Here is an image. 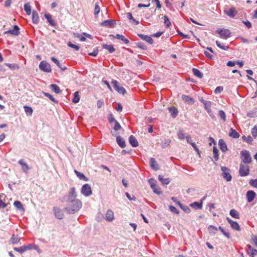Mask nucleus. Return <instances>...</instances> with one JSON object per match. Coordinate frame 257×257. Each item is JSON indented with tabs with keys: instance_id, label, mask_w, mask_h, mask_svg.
I'll list each match as a JSON object with an SVG mask.
<instances>
[{
	"instance_id": "b1692460",
	"label": "nucleus",
	"mask_w": 257,
	"mask_h": 257,
	"mask_svg": "<svg viewBox=\"0 0 257 257\" xmlns=\"http://www.w3.org/2000/svg\"><path fill=\"white\" fill-rule=\"evenodd\" d=\"M5 195L0 194V208H4L8 206V204L5 202Z\"/></svg>"
},
{
	"instance_id": "1a4fd4ad",
	"label": "nucleus",
	"mask_w": 257,
	"mask_h": 257,
	"mask_svg": "<svg viewBox=\"0 0 257 257\" xmlns=\"http://www.w3.org/2000/svg\"><path fill=\"white\" fill-rule=\"evenodd\" d=\"M19 30V27L17 25H15L13 30H9L5 32L4 34H10L13 36H18L20 34Z\"/></svg>"
},
{
	"instance_id": "6ab92c4d",
	"label": "nucleus",
	"mask_w": 257,
	"mask_h": 257,
	"mask_svg": "<svg viewBox=\"0 0 257 257\" xmlns=\"http://www.w3.org/2000/svg\"><path fill=\"white\" fill-rule=\"evenodd\" d=\"M19 164L22 166L23 171L26 173L29 170L28 165L24 162V160L21 159L18 162Z\"/></svg>"
},
{
	"instance_id": "052dcab7",
	"label": "nucleus",
	"mask_w": 257,
	"mask_h": 257,
	"mask_svg": "<svg viewBox=\"0 0 257 257\" xmlns=\"http://www.w3.org/2000/svg\"><path fill=\"white\" fill-rule=\"evenodd\" d=\"M218 229L221 231V232L227 238H230V233L228 232H226L223 227L221 226H219Z\"/></svg>"
},
{
	"instance_id": "c03bdc74",
	"label": "nucleus",
	"mask_w": 257,
	"mask_h": 257,
	"mask_svg": "<svg viewBox=\"0 0 257 257\" xmlns=\"http://www.w3.org/2000/svg\"><path fill=\"white\" fill-rule=\"evenodd\" d=\"M177 135L178 138L181 140H184L186 138L184 131L182 130H179L177 133Z\"/></svg>"
},
{
	"instance_id": "ddd939ff",
	"label": "nucleus",
	"mask_w": 257,
	"mask_h": 257,
	"mask_svg": "<svg viewBox=\"0 0 257 257\" xmlns=\"http://www.w3.org/2000/svg\"><path fill=\"white\" fill-rule=\"evenodd\" d=\"M224 13L228 16L233 18L237 14V12L235 11L234 8L228 9V10H224Z\"/></svg>"
},
{
	"instance_id": "8fccbe9b",
	"label": "nucleus",
	"mask_w": 257,
	"mask_h": 257,
	"mask_svg": "<svg viewBox=\"0 0 257 257\" xmlns=\"http://www.w3.org/2000/svg\"><path fill=\"white\" fill-rule=\"evenodd\" d=\"M242 139L243 141H244L246 143H248L249 144H251L252 143V142L253 141V139L250 136H244L242 137Z\"/></svg>"
},
{
	"instance_id": "c9c22d12",
	"label": "nucleus",
	"mask_w": 257,
	"mask_h": 257,
	"mask_svg": "<svg viewBox=\"0 0 257 257\" xmlns=\"http://www.w3.org/2000/svg\"><path fill=\"white\" fill-rule=\"evenodd\" d=\"M247 116L249 117H257V108H255L252 110L248 111L247 113Z\"/></svg>"
},
{
	"instance_id": "a878e982",
	"label": "nucleus",
	"mask_w": 257,
	"mask_h": 257,
	"mask_svg": "<svg viewBox=\"0 0 257 257\" xmlns=\"http://www.w3.org/2000/svg\"><path fill=\"white\" fill-rule=\"evenodd\" d=\"M169 112L171 113V116L173 118H175L178 113V111L177 108H176L175 107H170L168 108Z\"/></svg>"
},
{
	"instance_id": "c756f323",
	"label": "nucleus",
	"mask_w": 257,
	"mask_h": 257,
	"mask_svg": "<svg viewBox=\"0 0 257 257\" xmlns=\"http://www.w3.org/2000/svg\"><path fill=\"white\" fill-rule=\"evenodd\" d=\"M189 206L191 207L195 208V209H200L202 207V201L201 200L200 202H194L191 203Z\"/></svg>"
},
{
	"instance_id": "f3484780",
	"label": "nucleus",
	"mask_w": 257,
	"mask_h": 257,
	"mask_svg": "<svg viewBox=\"0 0 257 257\" xmlns=\"http://www.w3.org/2000/svg\"><path fill=\"white\" fill-rule=\"evenodd\" d=\"M218 145L219 146L220 150L222 151V152L225 153L227 151L228 149L227 145L223 140H219Z\"/></svg>"
},
{
	"instance_id": "2eb2a0df",
	"label": "nucleus",
	"mask_w": 257,
	"mask_h": 257,
	"mask_svg": "<svg viewBox=\"0 0 257 257\" xmlns=\"http://www.w3.org/2000/svg\"><path fill=\"white\" fill-rule=\"evenodd\" d=\"M255 193L252 190H250L247 192L246 193V198L248 202H251L255 196Z\"/></svg>"
},
{
	"instance_id": "4c0bfd02",
	"label": "nucleus",
	"mask_w": 257,
	"mask_h": 257,
	"mask_svg": "<svg viewBox=\"0 0 257 257\" xmlns=\"http://www.w3.org/2000/svg\"><path fill=\"white\" fill-rule=\"evenodd\" d=\"M126 16H127V19L131 21V22L137 25L139 24V22L137 21H136L133 17L132 16V14L131 13H126Z\"/></svg>"
},
{
	"instance_id": "cd10ccee",
	"label": "nucleus",
	"mask_w": 257,
	"mask_h": 257,
	"mask_svg": "<svg viewBox=\"0 0 257 257\" xmlns=\"http://www.w3.org/2000/svg\"><path fill=\"white\" fill-rule=\"evenodd\" d=\"M158 179L163 185H168L171 182V180L169 178H164L163 176L161 175L159 176Z\"/></svg>"
},
{
	"instance_id": "4d7b16f0",
	"label": "nucleus",
	"mask_w": 257,
	"mask_h": 257,
	"mask_svg": "<svg viewBox=\"0 0 257 257\" xmlns=\"http://www.w3.org/2000/svg\"><path fill=\"white\" fill-rule=\"evenodd\" d=\"M14 206L17 209H23L21 202L19 201H16L14 202Z\"/></svg>"
},
{
	"instance_id": "7ed1b4c3",
	"label": "nucleus",
	"mask_w": 257,
	"mask_h": 257,
	"mask_svg": "<svg viewBox=\"0 0 257 257\" xmlns=\"http://www.w3.org/2000/svg\"><path fill=\"white\" fill-rule=\"evenodd\" d=\"M249 173V167L241 163L239 166V175L241 177L247 176Z\"/></svg>"
},
{
	"instance_id": "473e14b6",
	"label": "nucleus",
	"mask_w": 257,
	"mask_h": 257,
	"mask_svg": "<svg viewBox=\"0 0 257 257\" xmlns=\"http://www.w3.org/2000/svg\"><path fill=\"white\" fill-rule=\"evenodd\" d=\"M103 49L107 50L109 53H112L115 51V49L111 45L103 44L102 45Z\"/></svg>"
},
{
	"instance_id": "9b49d317",
	"label": "nucleus",
	"mask_w": 257,
	"mask_h": 257,
	"mask_svg": "<svg viewBox=\"0 0 257 257\" xmlns=\"http://www.w3.org/2000/svg\"><path fill=\"white\" fill-rule=\"evenodd\" d=\"M71 202L73 208L75 209H80L82 207V202L79 199H72Z\"/></svg>"
},
{
	"instance_id": "bf43d9fd",
	"label": "nucleus",
	"mask_w": 257,
	"mask_h": 257,
	"mask_svg": "<svg viewBox=\"0 0 257 257\" xmlns=\"http://www.w3.org/2000/svg\"><path fill=\"white\" fill-rule=\"evenodd\" d=\"M163 18H164V19L165 25H166V26L167 27H169L171 25V22H170L169 18L166 16H164L163 17Z\"/></svg>"
},
{
	"instance_id": "79ce46f5",
	"label": "nucleus",
	"mask_w": 257,
	"mask_h": 257,
	"mask_svg": "<svg viewBox=\"0 0 257 257\" xmlns=\"http://www.w3.org/2000/svg\"><path fill=\"white\" fill-rule=\"evenodd\" d=\"M24 108L25 113L28 115H29V116L32 115V114L33 113V111L32 107L26 105V106H24Z\"/></svg>"
},
{
	"instance_id": "20e7f679",
	"label": "nucleus",
	"mask_w": 257,
	"mask_h": 257,
	"mask_svg": "<svg viewBox=\"0 0 257 257\" xmlns=\"http://www.w3.org/2000/svg\"><path fill=\"white\" fill-rule=\"evenodd\" d=\"M221 38L227 39L231 36V33L228 29H219L216 31Z\"/></svg>"
},
{
	"instance_id": "9d476101",
	"label": "nucleus",
	"mask_w": 257,
	"mask_h": 257,
	"mask_svg": "<svg viewBox=\"0 0 257 257\" xmlns=\"http://www.w3.org/2000/svg\"><path fill=\"white\" fill-rule=\"evenodd\" d=\"M226 219L228 223L230 224L232 229L238 231H240V227L238 223L236 221H234L230 219L229 217H226Z\"/></svg>"
},
{
	"instance_id": "69168bd1",
	"label": "nucleus",
	"mask_w": 257,
	"mask_h": 257,
	"mask_svg": "<svg viewBox=\"0 0 257 257\" xmlns=\"http://www.w3.org/2000/svg\"><path fill=\"white\" fill-rule=\"evenodd\" d=\"M251 134L254 138H255L257 137V126H254L251 129Z\"/></svg>"
},
{
	"instance_id": "a18cd8bd",
	"label": "nucleus",
	"mask_w": 257,
	"mask_h": 257,
	"mask_svg": "<svg viewBox=\"0 0 257 257\" xmlns=\"http://www.w3.org/2000/svg\"><path fill=\"white\" fill-rule=\"evenodd\" d=\"M171 143V139H165L164 141H163L161 143V147L163 148H165L168 147Z\"/></svg>"
},
{
	"instance_id": "603ef678",
	"label": "nucleus",
	"mask_w": 257,
	"mask_h": 257,
	"mask_svg": "<svg viewBox=\"0 0 257 257\" xmlns=\"http://www.w3.org/2000/svg\"><path fill=\"white\" fill-rule=\"evenodd\" d=\"M5 65L12 70L18 69L19 68V66L16 64L5 63Z\"/></svg>"
},
{
	"instance_id": "ea45409f",
	"label": "nucleus",
	"mask_w": 257,
	"mask_h": 257,
	"mask_svg": "<svg viewBox=\"0 0 257 257\" xmlns=\"http://www.w3.org/2000/svg\"><path fill=\"white\" fill-rule=\"evenodd\" d=\"M208 230L210 234H214L218 230V228L213 225H209L208 227Z\"/></svg>"
},
{
	"instance_id": "774afa93",
	"label": "nucleus",
	"mask_w": 257,
	"mask_h": 257,
	"mask_svg": "<svg viewBox=\"0 0 257 257\" xmlns=\"http://www.w3.org/2000/svg\"><path fill=\"white\" fill-rule=\"evenodd\" d=\"M121 128V126L119 124V123L117 121V120H115V122H114V126L113 127V129L117 131L119 130H120Z\"/></svg>"
},
{
	"instance_id": "680f3d73",
	"label": "nucleus",
	"mask_w": 257,
	"mask_h": 257,
	"mask_svg": "<svg viewBox=\"0 0 257 257\" xmlns=\"http://www.w3.org/2000/svg\"><path fill=\"white\" fill-rule=\"evenodd\" d=\"M68 46L73 49H74L76 51H78L79 50V46L78 45H76L72 44L71 42H69L68 43Z\"/></svg>"
},
{
	"instance_id": "412c9836",
	"label": "nucleus",
	"mask_w": 257,
	"mask_h": 257,
	"mask_svg": "<svg viewBox=\"0 0 257 257\" xmlns=\"http://www.w3.org/2000/svg\"><path fill=\"white\" fill-rule=\"evenodd\" d=\"M51 59L52 60V61L54 62L56 65L60 69H61L62 70L64 71L66 69V67L64 65H62L60 62L59 61L56 59L55 58V57H51Z\"/></svg>"
},
{
	"instance_id": "864d4df0",
	"label": "nucleus",
	"mask_w": 257,
	"mask_h": 257,
	"mask_svg": "<svg viewBox=\"0 0 257 257\" xmlns=\"http://www.w3.org/2000/svg\"><path fill=\"white\" fill-rule=\"evenodd\" d=\"M100 12V8L97 3H96L95 5V9H94V15L95 17L96 18L98 14Z\"/></svg>"
},
{
	"instance_id": "423d86ee",
	"label": "nucleus",
	"mask_w": 257,
	"mask_h": 257,
	"mask_svg": "<svg viewBox=\"0 0 257 257\" xmlns=\"http://www.w3.org/2000/svg\"><path fill=\"white\" fill-rule=\"evenodd\" d=\"M39 67L41 70L45 72L49 73L52 71L51 65L45 61H41Z\"/></svg>"
},
{
	"instance_id": "5701e85b",
	"label": "nucleus",
	"mask_w": 257,
	"mask_h": 257,
	"mask_svg": "<svg viewBox=\"0 0 257 257\" xmlns=\"http://www.w3.org/2000/svg\"><path fill=\"white\" fill-rule=\"evenodd\" d=\"M114 219V214L112 210H107L106 213V219L108 221H111Z\"/></svg>"
},
{
	"instance_id": "e2e57ef3",
	"label": "nucleus",
	"mask_w": 257,
	"mask_h": 257,
	"mask_svg": "<svg viewBox=\"0 0 257 257\" xmlns=\"http://www.w3.org/2000/svg\"><path fill=\"white\" fill-rule=\"evenodd\" d=\"M152 189H153L154 192L157 194L159 195L162 193L160 188L157 185L152 187Z\"/></svg>"
},
{
	"instance_id": "338daca9",
	"label": "nucleus",
	"mask_w": 257,
	"mask_h": 257,
	"mask_svg": "<svg viewBox=\"0 0 257 257\" xmlns=\"http://www.w3.org/2000/svg\"><path fill=\"white\" fill-rule=\"evenodd\" d=\"M149 183L150 185L151 188L157 185L156 181L153 178H151L149 180Z\"/></svg>"
},
{
	"instance_id": "a211bd4d",
	"label": "nucleus",
	"mask_w": 257,
	"mask_h": 257,
	"mask_svg": "<svg viewBox=\"0 0 257 257\" xmlns=\"http://www.w3.org/2000/svg\"><path fill=\"white\" fill-rule=\"evenodd\" d=\"M139 37L141 38L142 40L146 41V42H148L149 43L152 44L153 43L154 41L152 37H151L149 36L145 35L143 34H139Z\"/></svg>"
},
{
	"instance_id": "0eeeda50",
	"label": "nucleus",
	"mask_w": 257,
	"mask_h": 257,
	"mask_svg": "<svg viewBox=\"0 0 257 257\" xmlns=\"http://www.w3.org/2000/svg\"><path fill=\"white\" fill-rule=\"evenodd\" d=\"M221 170L222 172V177L224 178L227 182L230 181L232 177L230 174L229 173V169L226 167H221Z\"/></svg>"
},
{
	"instance_id": "58836bf2",
	"label": "nucleus",
	"mask_w": 257,
	"mask_h": 257,
	"mask_svg": "<svg viewBox=\"0 0 257 257\" xmlns=\"http://www.w3.org/2000/svg\"><path fill=\"white\" fill-rule=\"evenodd\" d=\"M50 87L52 90L55 92L56 93H60L61 92V90L58 86L56 84H52L50 85Z\"/></svg>"
},
{
	"instance_id": "3c124183",
	"label": "nucleus",
	"mask_w": 257,
	"mask_h": 257,
	"mask_svg": "<svg viewBox=\"0 0 257 257\" xmlns=\"http://www.w3.org/2000/svg\"><path fill=\"white\" fill-rule=\"evenodd\" d=\"M218 115L223 121H226V114L224 111L220 110L218 111Z\"/></svg>"
},
{
	"instance_id": "f03ea898",
	"label": "nucleus",
	"mask_w": 257,
	"mask_h": 257,
	"mask_svg": "<svg viewBox=\"0 0 257 257\" xmlns=\"http://www.w3.org/2000/svg\"><path fill=\"white\" fill-rule=\"evenodd\" d=\"M81 193L85 197H88L91 195L92 191L90 185L88 184L83 185L81 189Z\"/></svg>"
},
{
	"instance_id": "72a5a7b5",
	"label": "nucleus",
	"mask_w": 257,
	"mask_h": 257,
	"mask_svg": "<svg viewBox=\"0 0 257 257\" xmlns=\"http://www.w3.org/2000/svg\"><path fill=\"white\" fill-rule=\"evenodd\" d=\"M192 72L193 74L198 78H202L203 76V73L197 69L193 68Z\"/></svg>"
},
{
	"instance_id": "dca6fc26",
	"label": "nucleus",
	"mask_w": 257,
	"mask_h": 257,
	"mask_svg": "<svg viewBox=\"0 0 257 257\" xmlns=\"http://www.w3.org/2000/svg\"><path fill=\"white\" fill-rule=\"evenodd\" d=\"M45 17L47 19L48 22L49 24L52 26H56V23L55 21L52 19V16L50 14H45Z\"/></svg>"
},
{
	"instance_id": "393cba45",
	"label": "nucleus",
	"mask_w": 257,
	"mask_h": 257,
	"mask_svg": "<svg viewBox=\"0 0 257 257\" xmlns=\"http://www.w3.org/2000/svg\"><path fill=\"white\" fill-rule=\"evenodd\" d=\"M74 172L76 175L77 177L80 180H84L85 181H88V179L82 173L78 172L76 170H74Z\"/></svg>"
},
{
	"instance_id": "4468645a",
	"label": "nucleus",
	"mask_w": 257,
	"mask_h": 257,
	"mask_svg": "<svg viewBox=\"0 0 257 257\" xmlns=\"http://www.w3.org/2000/svg\"><path fill=\"white\" fill-rule=\"evenodd\" d=\"M110 37L115 38L123 41L125 44H127L130 41L127 39H126L123 35L120 34H116V35H110Z\"/></svg>"
},
{
	"instance_id": "49530a36",
	"label": "nucleus",
	"mask_w": 257,
	"mask_h": 257,
	"mask_svg": "<svg viewBox=\"0 0 257 257\" xmlns=\"http://www.w3.org/2000/svg\"><path fill=\"white\" fill-rule=\"evenodd\" d=\"M229 214L233 218L236 219L239 218V214L236 210H230Z\"/></svg>"
},
{
	"instance_id": "bb28decb",
	"label": "nucleus",
	"mask_w": 257,
	"mask_h": 257,
	"mask_svg": "<svg viewBox=\"0 0 257 257\" xmlns=\"http://www.w3.org/2000/svg\"><path fill=\"white\" fill-rule=\"evenodd\" d=\"M150 164L151 168L155 170H157L159 169L158 165L155 159L154 158H151L150 160Z\"/></svg>"
},
{
	"instance_id": "de8ad7c7",
	"label": "nucleus",
	"mask_w": 257,
	"mask_h": 257,
	"mask_svg": "<svg viewBox=\"0 0 257 257\" xmlns=\"http://www.w3.org/2000/svg\"><path fill=\"white\" fill-rule=\"evenodd\" d=\"M216 45L220 48V49L224 50H227L229 48V47L228 46H226L224 45L223 43H220L218 41H216Z\"/></svg>"
},
{
	"instance_id": "6e6d98bb",
	"label": "nucleus",
	"mask_w": 257,
	"mask_h": 257,
	"mask_svg": "<svg viewBox=\"0 0 257 257\" xmlns=\"http://www.w3.org/2000/svg\"><path fill=\"white\" fill-rule=\"evenodd\" d=\"M11 240L13 244H17L19 242L20 238L17 236L13 235L11 237Z\"/></svg>"
},
{
	"instance_id": "09e8293b",
	"label": "nucleus",
	"mask_w": 257,
	"mask_h": 257,
	"mask_svg": "<svg viewBox=\"0 0 257 257\" xmlns=\"http://www.w3.org/2000/svg\"><path fill=\"white\" fill-rule=\"evenodd\" d=\"M79 100L80 97L79 96V92L78 91H76L74 92V97L72 100L73 102H74V103H77L79 101Z\"/></svg>"
},
{
	"instance_id": "0e129e2a",
	"label": "nucleus",
	"mask_w": 257,
	"mask_h": 257,
	"mask_svg": "<svg viewBox=\"0 0 257 257\" xmlns=\"http://www.w3.org/2000/svg\"><path fill=\"white\" fill-rule=\"evenodd\" d=\"M249 184L251 186L257 188V179H252L249 182Z\"/></svg>"
},
{
	"instance_id": "5fc2aeb1",
	"label": "nucleus",
	"mask_w": 257,
	"mask_h": 257,
	"mask_svg": "<svg viewBox=\"0 0 257 257\" xmlns=\"http://www.w3.org/2000/svg\"><path fill=\"white\" fill-rule=\"evenodd\" d=\"M43 93L45 95V96L48 97L53 102L56 103L58 102V101L53 97V96L52 95H51L50 94H49V93L43 92Z\"/></svg>"
},
{
	"instance_id": "4be33fe9",
	"label": "nucleus",
	"mask_w": 257,
	"mask_h": 257,
	"mask_svg": "<svg viewBox=\"0 0 257 257\" xmlns=\"http://www.w3.org/2000/svg\"><path fill=\"white\" fill-rule=\"evenodd\" d=\"M116 142L118 146L121 148H124L125 147V141L120 136H118L116 137Z\"/></svg>"
},
{
	"instance_id": "f704fd0d",
	"label": "nucleus",
	"mask_w": 257,
	"mask_h": 257,
	"mask_svg": "<svg viewBox=\"0 0 257 257\" xmlns=\"http://www.w3.org/2000/svg\"><path fill=\"white\" fill-rule=\"evenodd\" d=\"M182 98V99L184 101V102L186 103L190 104H192L194 103V99L192 98L189 97V96L183 95Z\"/></svg>"
},
{
	"instance_id": "7c9ffc66",
	"label": "nucleus",
	"mask_w": 257,
	"mask_h": 257,
	"mask_svg": "<svg viewBox=\"0 0 257 257\" xmlns=\"http://www.w3.org/2000/svg\"><path fill=\"white\" fill-rule=\"evenodd\" d=\"M113 21L111 20H107L101 23V26L106 27H111L113 25Z\"/></svg>"
},
{
	"instance_id": "aec40b11",
	"label": "nucleus",
	"mask_w": 257,
	"mask_h": 257,
	"mask_svg": "<svg viewBox=\"0 0 257 257\" xmlns=\"http://www.w3.org/2000/svg\"><path fill=\"white\" fill-rule=\"evenodd\" d=\"M129 143L132 145V146L133 147H137L139 145L137 139L133 135H131L129 137Z\"/></svg>"
},
{
	"instance_id": "c85d7f7f",
	"label": "nucleus",
	"mask_w": 257,
	"mask_h": 257,
	"mask_svg": "<svg viewBox=\"0 0 257 257\" xmlns=\"http://www.w3.org/2000/svg\"><path fill=\"white\" fill-rule=\"evenodd\" d=\"M32 21L33 23L36 24H37L39 22L38 14L35 11L32 12Z\"/></svg>"
},
{
	"instance_id": "f8f14e48",
	"label": "nucleus",
	"mask_w": 257,
	"mask_h": 257,
	"mask_svg": "<svg viewBox=\"0 0 257 257\" xmlns=\"http://www.w3.org/2000/svg\"><path fill=\"white\" fill-rule=\"evenodd\" d=\"M77 197V193L75 187H72L70 189L68 192V198L69 200H71L72 199H75Z\"/></svg>"
},
{
	"instance_id": "e433bc0d",
	"label": "nucleus",
	"mask_w": 257,
	"mask_h": 257,
	"mask_svg": "<svg viewBox=\"0 0 257 257\" xmlns=\"http://www.w3.org/2000/svg\"><path fill=\"white\" fill-rule=\"evenodd\" d=\"M229 136L233 138L237 139L239 137V135L235 130L231 128L229 133Z\"/></svg>"
},
{
	"instance_id": "f257e3e1",
	"label": "nucleus",
	"mask_w": 257,
	"mask_h": 257,
	"mask_svg": "<svg viewBox=\"0 0 257 257\" xmlns=\"http://www.w3.org/2000/svg\"><path fill=\"white\" fill-rule=\"evenodd\" d=\"M241 158L242 160L241 163L243 164H249L252 162V159L250 157L249 152L247 150L242 151L240 153Z\"/></svg>"
},
{
	"instance_id": "6e6552de",
	"label": "nucleus",
	"mask_w": 257,
	"mask_h": 257,
	"mask_svg": "<svg viewBox=\"0 0 257 257\" xmlns=\"http://www.w3.org/2000/svg\"><path fill=\"white\" fill-rule=\"evenodd\" d=\"M199 100L204 104L205 109L207 112L209 113H211L212 112L211 109L212 102L210 101L205 100L203 98H201Z\"/></svg>"
},
{
	"instance_id": "2f4dec72",
	"label": "nucleus",
	"mask_w": 257,
	"mask_h": 257,
	"mask_svg": "<svg viewBox=\"0 0 257 257\" xmlns=\"http://www.w3.org/2000/svg\"><path fill=\"white\" fill-rule=\"evenodd\" d=\"M54 214L56 217L59 219H62L64 216L63 210H55Z\"/></svg>"
},
{
	"instance_id": "39448f33",
	"label": "nucleus",
	"mask_w": 257,
	"mask_h": 257,
	"mask_svg": "<svg viewBox=\"0 0 257 257\" xmlns=\"http://www.w3.org/2000/svg\"><path fill=\"white\" fill-rule=\"evenodd\" d=\"M111 84L114 89L118 93L122 94H124L126 93L125 89L122 86H120L119 83L116 80H112Z\"/></svg>"
},
{
	"instance_id": "a19ab883",
	"label": "nucleus",
	"mask_w": 257,
	"mask_h": 257,
	"mask_svg": "<svg viewBox=\"0 0 257 257\" xmlns=\"http://www.w3.org/2000/svg\"><path fill=\"white\" fill-rule=\"evenodd\" d=\"M213 159L214 161H217L219 158L218 151L216 147H213Z\"/></svg>"
},
{
	"instance_id": "13d9d810",
	"label": "nucleus",
	"mask_w": 257,
	"mask_h": 257,
	"mask_svg": "<svg viewBox=\"0 0 257 257\" xmlns=\"http://www.w3.org/2000/svg\"><path fill=\"white\" fill-rule=\"evenodd\" d=\"M73 35L74 37L79 38L81 41L83 42L86 41V38L83 36H81L79 34L74 33Z\"/></svg>"
},
{
	"instance_id": "37998d69",
	"label": "nucleus",
	"mask_w": 257,
	"mask_h": 257,
	"mask_svg": "<svg viewBox=\"0 0 257 257\" xmlns=\"http://www.w3.org/2000/svg\"><path fill=\"white\" fill-rule=\"evenodd\" d=\"M24 10L28 15H30L31 14V7L29 3L25 4Z\"/></svg>"
}]
</instances>
